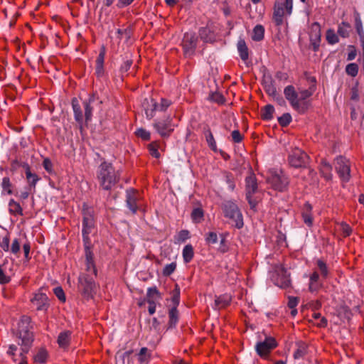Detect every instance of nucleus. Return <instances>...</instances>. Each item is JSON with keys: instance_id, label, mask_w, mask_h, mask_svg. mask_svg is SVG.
Here are the masks:
<instances>
[{"instance_id": "nucleus-32", "label": "nucleus", "mask_w": 364, "mask_h": 364, "mask_svg": "<svg viewBox=\"0 0 364 364\" xmlns=\"http://www.w3.org/2000/svg\"><path fill=\"white\" fill-rule=\"evenodd\" d=\"M71 333L64 331L60 333L58 338V343L61 348H66L70 344Z\"/></svg>"}, {"instance_id": "nucleus-49", "label": "nucleus", "mask_w": 364, "mask_h": 364, "mask_svg": "<svg viewBox=\"0 0 364 364\" xmlns=\"http://www.w3.org/2000/svg\"><path fill=\"white\" fill-rule=\"evenodd\" d=\"M132 353H133V350H127V351H124L123 353L118 352L117 354V356L119 360H121L122 361L123 364H124V362H125L126 359L127 360L128 364H131L130 361H131V359H132L131 355H132Z\"/></svg>"}, {"instance_id": "nucleus-13", "label": "nucleus", "mask_w": 364, "mask_h": 364, "mask_svg": "<svg viewBox=\"0 0 364 364\" xmlns=\"http://www.w3.org/2000/svg\"><path fill=\"white\" fill-rule=\"evenodd\" d=\"M277 346V342L273 337H267L264 341L257 343L255 350L262 358H267L270 352Z\"/></svg>"}, {"instance_id": "nucleus-7", "label": "nucleus", "mask_w": 364, "mask_h": 364, "mask_svg": "<svg viewBox=\"0 0 364 364\" xmlns=\"http://www.w3.org/2000/svg\"><path fill=\"white\" fill-rule=\"evenodd\" d=\"M78 289L84 298L89 299L92 298L96 289L93 277L88 274H82L79 277Z\"/></svg>"}, {"instance_id": "nucleus-10", "label": "nucleus", "mask_w": 364, "mask_h": 364, "mask_svg": "<svg viewBox=\"0 0 364 364\" xmlns=\"http://www.w3.org/2000/svg\"><path fill=\"white\" fill-rule=\"evenodd\" d=\"M289 164L294 168L305 167L309 163L308 155L299 148H294L289 155Z\"/></svg>"}, {"instance_id": "nucleus-21", "label": "nucleus", "mask_w": 364, "mask_h": 364, "mask_svg": "<svg viewBox=\"0 0 364 364\" xmlns=\"http://www.w3.org/2000/svg\"><path fill=\"white\" fill-rule=\"evenodd\" d=\"M198 34L200 39L205 43H213L216 40L215 31L209 24L205 27L200 28Z\"/></svg>"}, {"instance_id": "nucleus-52", "label": "nucleus", "mask_w": 364, "mask_h": 364, "mask_svg": "<svg viewBox=\"0 0 364 364\" xmlns=\"http://www.w3.org/2000/svg\"><path fill=\"white\" fill-rule=\"evenodd\" d=\"M278 122L282 127H287L291 122V116L289 113H284L278 118Z\"/></svg>"}, {"instance_id": "nucleus-25", "label": "nucleus", "mask_w": 364, "mask_h": 364, "mask_svg": "<svg viewBox=\"0 0 364 364\" xmlns=\"http://www.w3.org/2000/svg\"><path fill=\"white\" fill-rule=\"evenodd\" d=\"M319 170L326 180L330 181L332 179V166L326 159L321 160Z\"/></svg>"}, {"instance_id": "nucleus-44", "label": "nucleus", "mask_w": 364, "mask_h": 364, "mask_svg": "<svg viewBox=\"0 0 364 364\" xmlns=\"http://www.w3.org/2000/svg\"><path fill=\"white\" fill-rule=\"evenodd\" d=\"M346 72L348 75L355 77L358 73V65L354 63L348 64L346 67Z\"/></svg>"}, {"instance_id": "nucleus-6", "label": "nucleus", "mask_w": 364, "mask_h": 364, "mask_svg": "<svg viewBox=\"0 0 364 364\" xmlns=\"http://www.w3.org/2000/svg\"><path fill=\"white\" fill-rule=\"evenodd\" d=\"M293 0H277L274 4L273 20L277 26L283 23L285 13L290 14L292 11Z\"/></svg>"}, {"instance_id": "nucleus-8", "label": "nucleus", "mask_w": 364, "mask_h": 364, "mask_svg": "<svg viewBox=\"0 0 364 364\" xmlns=\"http://www.w3.org/2000/svg\"><path fill=\"white\" fill-rule=\"evenodd\" d=\"M258 191L257 178L254 174H251L245 178V192L246 198L252 209L255 208L257 204V200L254 195Z\"/></svg>"}, {"instance_id": "nucleus-58", "label": "nucleus", "mask_w": 364, "mask_h": 364, "mask_svg": "<svg viewBox=\"0 0 364 364\" xmlns=\"http://www.w3.org/2000/svg\"><path fill=\"white\" fill-rule=\"evenodd\" d=\"M225 182L228 185V188L230 191H233L235 188L234 177L230 173H225Z\"/></svg>"}, {"instance_id": "nucleus-64", "label": "nucleus", "mask_w": 364, "mask_h": 364, "mask_svg": "<svg viewBox=\"0 0 364 364\" xmlns=\"http://www.w3.org/2000/svg\"><path fill=\"white\" fill-rule=\"evenodd\" d=\"M322 286L320 282H314L309 280V289L311 292L317 291Z\"/></svg>"}, {"instance_id": "nucleus-28", "label": "nucleus", "mask_w": 364, "mask_h": 364, "mask_svg": "<svg viewBox=\"0 0 364 364\" xmlns=\"http://www.w3.org/2000/svg\"><path fill=\"white\" fill-rule=\"evenodd\" d=\"M9 211L14 215H23V209L19 203L11 199L9 202Z\"/></svg>"}, {"instance_id": "nucleus-51", "label": "nucleus", "mask_w": 364, "mask_h": 364, "mask_svg": "<svg viewBox=\"0 0 364 364\" xmlns=\"http://www.w3.org/2000/svg\"><path fill=\"white\" fill-rule=\"evenodd\" d=\"M148 149H149L150 154L153 157H155L156 159L160 157V154L158 151L159 144L157 142L154 141V142H151V144H149L148 146Z\"/></svg>"}, {"instance_id": "nucleus-19", "label": "nucleus", "mask_w": 364, "mask_h": 364, "mask_svg": "<svg viewBox=\"0 0 364 364\" xmlns=\"http://www.w3.org/2000/svg\"><path fill=\"white\" fill-rule=\"evenodd\" d=\"M139 198V193L134 189H129L127 191L126 202L128 208L132 212L136 213L138 210L137 202Z\"/></svg>"}, {"instance_id": "nucleus-17", "label": "nucleus", "mask_w": 364, "mask_h": 364, "mask_svg": "<svg viewBox=\"0 0 364 364\" xmlns=\"http://www.w3.org/2000/svg\"><path fill=\"white\" fill-rule=\"evenodd\" d=\"M154 126L157 132L163 137L168 136L173 131L171 124V119L170 117L156 121Z\"/></svg>"}, {"instance_id": "nucleus-59", "label": "nucleus", "mask_w": 364, "mask_h": 364, "mask_svg": "<svg viewBox=\"0 0 364 364\" xmlns=\"http://www.w3.org/2000/svg\"><path fill=\"white\" fill-rule=\"evenodd\" d=\"M176 267V264L174 262L166 265L163 270V274L164 276H170L175 271Z\"/></svg>"}, {"instance_id": "nucleus-35", "label": "nucleus", "mask_w": 364, "mask_h": 364, "mask_svg": "<svg viewBox=\"0 0 364 364\" xmlns=\"http://www.w3.org/2000/svg\"><path fill=\"white\" fill-rule=\"evenodd\" d=\"M194 252L191 245H187L183 250V258L185 263H189L193 258Z\"/></svg>"}, {"instance_id": "nucleus-60", "label": "nucleus", "mask_w": 364, "mask_h": 364, "mask_svg": "<svg viewBox=\"0 0 364 364\" xmlns=\"http://www.w3.org/2000/svg\"><path fill=\"white\" fill-rule=\"evenodd\" d=\"M9 242L10 240L8 236L2 237V239L0 240V247L5 252L9 251Z\"/></svg>"}, {"instance_id": "nucleus-11", "label": "nucleus", "mask_w": 364, "mask_h": 364, "mask_svg": "<svg viewBox=\"0 0 364 364\" xmlns=\"http://www.w3.org/2000/svg\"><path fill=\"white\" fill-rule=\"evenodd\" d=\"M335 168L343 182H348L350 178V162L343 156H338L335 160Z\"/></svg>"}, {"instance_id": "nucleus-31", "label": "nucleus", "mask_w": 364, "mask_h": 364, "mask_svg": "<svg viewBox=\"0 0 364 364\" xmlns=\"http://www.w3.org/2000/svg\"><path fill=\"white\" fill-rule=\"evenodd\" d=\"M203 133L209 147L214 151L217 150L216 142L209 127L205 128Z\"/></svg>"}, {"instance_id": "nucleus-41", "label": "nucleus", "mask_w": 364, "mask_h": 364, "mask_svg": "<svg viewBox=\"0 0 364 364\" xmlns=\"http://www.w3.org/2000/svg\"><path fill=\"white\" fill-rule=\"evenodd\" d=\"M350 25L347 22H342L338 28V33L343 38H347L349 36Z\"/></svg>"}, {"instance_id": "nucleus-43", "label": "nucleus", "mask_w": 364, "mask_h": 364, "mask_svg": "<svg viewBox=\"0 0 364 364\" xmlns=\"http://www.w3.org/2000/svg\"><path fill=\"white\" fill-rule=\"evenodd\" d=\"M85 246V259L86 262L94 261L93 253L91 250V240H89V243L86 240H83Z\"/></svg>"}, {"instance_id": "nucleus-5", "label": "nucleus", "mask_w": 364, "mask_h": 364, "mask_svg": "<svg viewBox=\"0 0 364 364\" xmlns=\"http://www.w3.org/2000/svg\"><path fill=\"white\" fill-rule=\"evenodd\" d=\"M284 94L291 107L299 113H304L310 106L309 102H299V95L292 85L287 86L284 88Z\"/></svg>"}, {"instance_id": "nucleus-24", "label": "nucleus", "mask_w": 364, "mask_h": 364, "mask_svg": "<svg viewBox=\"0 0 364 364\" xmlns=\"http://www.w3.org/2000/svg\"><path fill=\"white\" fill-rule=\"evenodd\" d=\"M312 211V206L310 203H306L304 205L301 215L303 220L304 223L308 225L309 227H311L313 224V217L311 214Z\"/></svg>"}, {"instance_id": "nucleus-55", "label": "nucleus", "mask_w": 364, "mask_h": 364, "mask_svg": "<svg viewBox=\"0 0 364 364\" xmlns=\"http://www.w3.org/2000/svg\"><path fill=\"white\" fill-rule=\"evenodd\" d=\"M1 186H2L3 190L4 191H6L8 194H9V195L12 194V193H13L12 190H11L12 184L10 181L9 178H8V177L3 178Z\"/></svg>"}, {"instance_id": "nucleus-40", "label": "nucleus", "mask_w": 364, "mask_h": 364, "mask_svg": "<svg viewBox=\"0 0 364 364\" xmlns=\"http://www.w3.org/2000/svg\"><path fill=\"white\" fill-rule=\"evenodd\" d=\"M264 28L261 25H257L253 29L252 39L259 41L264 38Z\"/></svg>"}, {"instance_id": "nucleus-22", "label": "nucleus", "mask_w": 364, "mask_h": 364, "mask_svg": "<svg viewBox=\"0 0 364 364\" xmlns=\"http://www.w3.org/2000/svg\"><path fill=\"white\" fill-rule=\"evenodd\" d=\"M231 301L232 296L228 294L215 296L213 308L218 310L224 309L230 304Z\"/></svg>"}, {"instance_id": "nucleus-18", "label": "nucleus", "mask_w": 364, "mask_h": 364, "mask_svg": "<svg viewBox=\"0 0 364 364\" xmlns=\"http://www.w3.org/2000/svg\"><path fill=\"white\" fill-rule=\"evenodd\" d=\"M72 107L74 112V117L75 121L79 125V128L80 130L82 129L84 124H87L85 121V113L83 114V110L82 109L81 105L79 103V101L77 98L74 97L72 100Z\"/></svg>"}, {"instance_id": "nucleus-14", "label": "nucleus", "mask_w": 364, "mask_h": 364, "mask_svg": "<svg viewBox=\"0 0 364 364\" xmlns=\"http://www.w3.org/2000/svg\"><path fill=\"white\" fill-rule=\"evenodd\" d=\"M31 302L36 306L37 311H46L50 306L49 299L43 289H40L34 294Z\"/></svg>"}, {"instance_id": "nucleus-2", "label": "nucleus", "mask_w": 364, "mask_h": 364, "mask_svg": "<svg viewBox=\"0 0 364 364\" xmlns=\"http://www.w3.org/2000/svg\"><path fill=\"white\" fill-rule=\"evenodd\" d=\"M33 326L31 318L28 316H22L18 323V338L21 340V349L28 353L33 341V334L31 331Z\"/></svg>"}, {"instance_id": "nucleus-57", "label": "nucleus", "mask_w": 364, "mask_h": 364, "mask_svg": "<svg viewBox=\"0 0 364 364\" xmlns=\"http://www.w3.org/2000/svg\"><path fill=\"white\" fill-rule=\"evenodd\" d=\"M85 274H88L91 275V277L96 276L97 269L95 268L94 261L86 262V273Z\"/></svg>"}, {"instance_id": "nucleus-53", "label": "nucleus", "mask_w": 364, "mask_h": 364, "mask_svg": "<svg viewBox=\"0 0 364 364\" xmlns=\"http://www.w3.org/2000/svg\"><path fill=\"white\" fill-rule=\"evenodd\" d=\"M220 245L218 248V251L220 253H225L228 251L229 248L227 245L225 236L223 234L220 235Z\"/></svg>"}, {"instance_id": "nucleus-48", "label": "nucleus", "mask_w": 364, "mask_h": 364, "mask_svg": "<svg viewBox=\"0 0 364 364\" xmlns=\"http://www.w3.org/2000/svg\"><path fill=\"white\" fill-rule=\"evenodd\" d=\"M317 266L321 272V277L323 279H326L328 275V269L326 264L323 261L318 259L317 261Z\"/></svg>"}, {"instance_id": "nucleus-46", "label": "nucleus", "mask_w": 364, "mask_h": 364, "mask_svg": "<svg viewBox=\"0 0 364 364\" xmlns=\"http://www.w3.org/2000/svg\"><path fill=\"white\" fill-rule=\"evenodd\" d=\"M208 99L214 102L218 103V105H222L225 102V97L220 92H212L210 94Z\"/></svg>"}, {"instance_id": "nucleus-33", "label": "nucleus", "mask_w": 364, "mask_h": 364, "mask_svg": "<svg viewBox=\"0 0 364 364\" xmlns=\"http://www.w3.org/2000/svg\"><path fill=\"white\" fill-rule=\"evenodd\" d=\"M274 112V108L271 105H267L264 106L261 109V117L263 120L269 121L273 118V114Z\"/></svg>"}, {"instance_id": "nucleus-39", "label": "nucleus", "mask_w": 364, "mask_h": 364, "mask_svg": "<svg viewBox=\"0 0 364 364\" xmlns=\"http://www.w3.org/2000/svg\"><path fill=\"white\" fill-rule=\"evenodd\" d=\"M48 358V352L44 348H40L34 355V361L38 363H45Z\"/></svg>"}, {"instance_id": "nucleus-36", "label": "nucleus", "mask_w": 364, "mask_h": 364, "mask_svg": "<svg viewBox=\"0 0 364 364\" xmlns=\"http://www.w3.org/2000/svg\"><path fill=\"white\" fill-rule=\"evenodd\" d=\"M169 322L168 328H173L178 321V313L176 306H173L168 311Z\"/></svg>"}, {"instance_id": "nucleus-20", "label": "nucleus", "mask_w": 364, "mask_h": 364, "mask_svg": "<svg viewBox=\"0 0 364 364\" xmlns=\"http://www.w3.org/2000/svg\"><path fill=\"white\" fill-rule=\"evenodd\" d=\"M96 100H99L97 93H92L90 95L88 100L83 102V107L85 109V121L87 124L92 119L93 108L91 106Z\"/></svg>"}, {"instance_id": "nucleus-16", "label": "nucleus", "mask_w": 364, "mask_h": 364, "mask_svg": "<svg viewBox=\"0 0 364 364\" xmlns=\"http://www.w3.org/2000/svg\"><path fill=\"white\" fill-rule=\"evenodd\" d=\"M268 182L274 190L284 191L289 185V179L284 175L274 173L268 178Z\"/></svg>"}, {"instance_id": "nucleus-37", "label": "nucleus", "mask_w": 364, "mask_h": 364, "mask_svg": "<svg viewBox=\"0 0 364 364\" xmlns=\"http://www.w3.org/2000/svg\"><path fill=\"white\" fill-rule=\"evenodd\" d=\"M191 216L194 223H200L203 220L204 212L200 208H195L192 210Z\"/></svg>"}, {"instance_id": "nucleus-3", "label": "nucleus", "mask_w": 364, "mask_h": 364, "mask_svg": "<svg viewBox=\"0 0 364 364\" xmlns=\"http://www.w3.org/2000/svg\"><path fill=\"white\" fill-rule=\"evenodd\" d=\"M224 215L231 220L232 225L237 229L243 227L242 215L236 203L231 200L225 201L222 205Z\"/></svg>"}, {"instance_id": "nucleus-47", "label": "nucleus", "mask_w": 364, "mask_h": 364, "mask_svg": "<svg viewBox=\"0 0 364 364\" xmlns=\"http://www.w3.org/2000/svg\"><path fill=\"white\" fill-rule=\"evenodd\" d=\"M326 40L331 45L338 42V37L333 29H328L326 31Z\"/></svg>"}, {"instance_id": "nucleus-45", "label": "nucleus", "mask_w": 364, "mask_h": 364, "mask_svg": "<svg viewBox=\"0 0 364 364\" xmlns=\"http://www.w3.org/2000/svg\"><path fill=\"white\" fill-rule=\"evenodd\" d=\"M205 240L208 245L216 244L218 241V237L216 232H209L205 234Z\"/></svg>"}, {"instance_id": "nucleus-38", "label": "nucleus", "mask_w": 364, "mask_h": 364, "mask_svg": "<svg viewBox=\"0 0 364 364\" xmlns=\"http://www.w3.org/2000/svg\"><path fill=\"white\" fill-rule=\"evenodd\" d=\"M314 91H315L314 85L310 86V87L308 90H301L298 93L299 102H309L306 100L313 95Z\"/></svg>"}, {"instance_id": "nucleus-30", "label": "nucleus", "mask_w": 364, "mask_h": 364, "mask_svg": "<svg viewBox=\"0 0 364 364\" xmlns=\"http://www.w3.org/2000/svg\"><path fill=\"white\" fill-rule=\"evenodd\" d=\"M28 186L26 187L29 188L32 192H36V186L38 181L41 180V178L33 173H30L26 176Z\"/></svg>"}, {"instance_id": "nucleus-42", "label": "nucleus", "mask_w": 364, "mask_h": 364, "mask_svg": "<svg viewBox=\"0 0 364 364\" xmlns=\"http://www.w3.org/2000/svg\"><path fill=\"white\" fill-rule=\"evenodd\" d=\"M21 242L20 239L15 238L12 241L11 247L9 248V250L12 254L16 255V257L19 256L20 254V250H21Z\"/></svg>"}, {"instance_id": "nucleus-63", "label": "nucleus", "mask_w": 364, "mask_h": 364, "mask_svg": "<svg viewBox=\"0 0 364 364\" xmlns=\"http://www.w3.org/2000/svg\"><path fill=\"white\" fill-rule=\"evenodd\" d=\"M341 230L342 232V235L344 237H348L351 234L352 229L346 223H342L341 224Z\"/></svg>"}, {"instance_id": "nucleus-4", "label": "nucleus", "mask_w": 364, "mask_h": 364, "mask_svg": "<svg viewBox=\"0 0 364 364\" xmlns=\"http://www.w3.org/2000/svg\"><path fill=\"white\" fill-rule=\"evenodd\" d=\"M82 239L89 243L90 234L95 228V211L91 207L84 204L82 206Z\"/></svg>"}, {"instance_id": "nucleus-15", "label": "nucleus", "mask_w": 364, "mask_h": 364, "mask_svg": "<svg viewBox=\"0 0 364 364\" xmlns=\"http://www.w3.org/2000/svg\"><path fill=\"white\" fill-rule=\"evenodd\" d=\"M171 104V101L164 98H161L160 104H158L154 99H151L150 107L145 108L146 117L149 119L153 118L155 115V112L157 110L161 112L166 111Z\"/></svg>"}, {"instance_id": "nucleus-1", "label": "nucleus", "mask_w": 364, "mask_h": 364, "mask_svg": "<svg viewBox=\"0 0 364 364\" xmlns=\"http://www.w3.org/2000/svg\"><path fill=\"white\" fill-rule=\"evenodd\" d=\"M120 172L112 164L103 161L97 171V179L100 186L105 191H111L116 187L120 179Z\"/></svg>"}, {"instance_id": "nucleus-29", "label": "nucleus", "mask_w": 364, "mask_h": 364, "mask_svg": "<svg viewBox=\"0 0 364 364\" xmlns=\"http://www.w3.org/2000/svg\"><path fill=\"white\" fill-rule=\"evenodd\" d=\"M297 349L294 353V358L295 359H299L303 358L306 353L308 350V345L304 342L296 343Z\"/></svg>"}, {"instance_id": "nucleus-50", "label": "nucleus", "mask_w": 364, "mask_h": 364, "mask_svg": "<svg viewBox=\"0 0 364 364\" xmlns=\"http://www.w3.org/2000/svg\"><path fill=\"white\" fill-rule=\"evenodd\" d=\"M355 26L358 36L364 33L360 14L357 11L355 12Z\"/></svg>"}, {"instance_id": "nucleus-26", "label": "nucleus", "mask_w": 364, "mask_h": 364, "mask_svg": "<svg viewBox=\"0 0 364 364\" xmlns=\"http://www.w3.org/2000/svg\"><path fill=\"white\" fill-rule=\"evenodd\" d=\"M104 60H105V51H100L97 59L95 65V74L97 77H102L104 75Z\"/></svg>"}, {"instance_id": "nucleus-54", "label": "nucleus", "mask_w": 364, "mask_h": 364, "mask_svg": "<svg viewBox=\"0 0 364 364\" xmlns=\"http://www.w3.org/2000/svg\"><path fill=\"white\" fill-rule=\"evenodd\" d=\"M180 301V289L178 288V285H176L175 289H173L172 292V302L173 304V306H177L179 304Z\"/></svg>"}, {"instance_id": "nucleus-62", "label": "nucleus", "mask_w": 364, "mask_h": 364, "mask_svg": "<svg viewBox=\"0 0 364 364\" xmlns=\"http://www.w3.org/2000/svg\"><path fill=\"white\" fill-rule=\"evenodd\" d=\"M146 297L160 299L161 296L156 287H151L147 290Z\"/></svg>"}, {"instance_id": "nucleus-12", "label": "nucleus", "mask_w": 364, "mask_h": 364, "mask_svg": "<svg viewBox=\"0 0 364 364\" xmlns=\"http://www.w3.org/2000/svg\"><path fill=\"white\" fill-rule=\"evenodd\" d=\"M273 279L277 286L283 289L289 287L291 284L290 275L282 264L274 267Z\"/></svg>"}, {"instance_id": "nucleus-9", "label": "nucleus", "mask_w": 364, "mask_h": 364, "mask_svg": "<svg viewBox=\"0 0 364 364\" xmlns=\"http://www.w3.org/2000/svg\"><path fill=\"white\" fill-rule=\"evenodd\" d=\"M198 36L194 32H186L184 33L181 46L183 54L186 58H190L195 54V50L198 45Z\"/></svg>"}, {"instance_id": "nucleus-27", "label": "nucleus", "mask_w": 364, "mask_h": 364, "mask_svg": "<svg viewBox=\"0 0 364 364\" xmlns=\"http://www.w3.org/2000/svg\"><path fill=\"white\" fill-rule=\"evenodd\" d=\"M151 358V351L146 347H143L140 349L137 354V359L140 363H146Z\"/></svg>"}, {"instance_id": "nucleus-34", "label": "nucleus", "mask_w": 364, "mask_h": 364, "mask_svg": "<svg viewBox=\"0 0 364 364\" xmlns=\"http://www.w3.org/2000/svg\"><path fill=\"white\" fill-rule=\"evenodd\" d=\"M237 50L240 53L241 59L244 61L247 60L248 59V48L244 40L240 39L238 41Z\"/></svg>"}, {"instance_id": "nucleus-56", "label": "nucleus", "mask_w": 364, "mask_h": 364, "mask_svg": "<svg viewBox=\"0 0 364 364\" xmlns=\"http://www.w3.org/2000/svg\"><path fill=\"white\" fill-rule=\"evenodd\" d=\"M11 279V277L6 274L3 265H0V284H6Z\"/></svg>"}, {"instance_id": "nucleus-61", "label": "nucleus", "mask_w": 364, "mask_h": 364, "mask_svg": "<svg viewBox=\"0 0 364 364\" xmlns=\"http://www.w3.org/2000/svg\"><path fill=\"white\" fill-rule=\"evenodd\" d=\"M54 294L57 296V298L62 302L65 301V296L63 289L60 287H55L54 289Z\"/></svg>"}, {"instance_id": "nucleus-23", "label": "nucleus", "mask_w": 364, "mask_h": 364, "mask_svg": "<svg viewBox=\"0 0 364 364\" xmlns=\"http://www.w3.org/2000/svg\"><path fill=\"white\" fill-rule=\"evenodd\" d=\"M263 86L265 92L269 96L275 97L277 95V90L274 85V81L270 75L264 76Z\"/></svg>"}]
</instances>
